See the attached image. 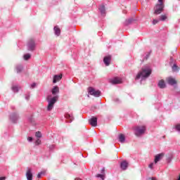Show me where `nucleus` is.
<instances>
[{
	"instance_id": "f3484780",
	"label": "nucleus",
	"mask_w": 180,
	"mask_h": 180,
	"mask_svg": "<svg viewBox=\"0 0 180 180\" xmlns=\"http://www.w3.org/2000/svg\"><path fill=\"white\" fill-rule=\"evenodd\" d=\"M99 11L101 15H105L106 13V8H105V5H101L99 8Z\"/></svg>"
},
{
	"instance_id": "f8f14e48",
	"label": "nucleus",
	"mask_w": 180,
	"mask_h": 180,
	"mask_svg": "<svg viewBox=\"0 0 180 180\" xmlns=\"http://www.w3.org/2000/svg\"><path fill=\"white\" fill-rule=\"evenodd\" d=\"M61 78H63V75H55L53 76V84H56V82H58V81H60Z\"/></svg>"
},
{
	"instance_id": "c85d7f7f",
	"label": "nucleus",
	"mask_w": 180,
	"mask_h": 180,
	"mask_svg": "<svg viewBox=\"0 0 180 180\" xmlns=\"http://www.w3.org/2000/svg\"><path fill=\"white\" fill-rule=\"evenodd\" d=\"M158 23V20H153V25H157Z\"/></svg>"
},
{
	"instance_id": "b1692460",
	"label": "nucleus",
	"mask_w": 180,
	"mask_h": 180,
	"mask_svg": "<svg viewBox=\"0 0 180 180\" xmlns=\"http://www.w3.org/2000/svg\"><path fill=\"white\" fill-rule=\"evenodd\" d=\"M12 89H13V92H18V91H19V88L17 86H13Z\"/></svg>"
},
{
	"instance_id": "7ed1b4c3",
	"label": "nucleus",
	"mask_w": 180,
	"mask_h": 180,
	"mask_svg": "<svg viewBox=\"0 0 180 180\" xmlns=\"http://www.w3.org/2000/svg\"><path fill=\"white\" fill-rule=\"evenodd\" d=\"M134 131L135 136L140 137V136L146 133V126H139L134 127Z\"/></svg>"
},
{
	"instance_id": "4be33fe9",
	"label": "nucleus",
	"mask_w": 180,
	"mask_h": 180,
	"mask_svg": "<svg viewBox=\"0 0 180 180\" xmlns=\"http://www.w3.org/2000/svg\"><path fill=\"white\" fill-rule=\"evenodd\" d=\"M16 70H17V72H21L22 70H23V68L22 66H17Z\"/></svg>"
},
{
	"instance_id": "bb28decb",
	"label": "nucleus",
	"mask_w": 180,
	"mask_h": 180,
	"mask_svg": "<svg viewBox=\"0 0 180 180\" xmlns=\"http://www.w3.org/2000/svg\"><path fill=\"white\" fill-rule=\"evenodd\" d=\"M36 146H40L41 144V141L40 139H37L35 142Z\"/></svg>"
},
{
	"instance_id": "e433bc0d",
	"label": "nucleus",
	"mask_w": 180,
	"mask_h": 180,
	"mask_svg": "<svg viewBox=\"0 0 180 180\" xmlns=\"http://www.w3.org/2000/svg\"><path fill=\"white\" fill-rule=\"evenodd\" d=\"M105 172V168L102 169V174H104Z\"/></svg>"
},
{
	"instance_id": "aec40b11",
	"label": "nucleus",
	"mask_w": 180,
	"mask_h": 180,
	"mask_svg": "<svg viewBox=\"0 0 180 180\" xmlns=\"http://www.w3.org/2000/svg\"><path fill=\"white\" fill-rule=\"evenodd\" d=\"M119 139H120V141L121 142V143H124V140H125V137H124V134H120V136H119Z\"/></svg>"
},
{
	"instance_id": "6e6552de",
	"label": "nucleus",
	"mask_w": 180,
	"mask_h": 180,
	"mask_svg": "<svg viewBox=\"0 0 180 180\" xmlns=\"http://www.w3.org/2000/svg\"><path fill=\"white\" fill-rule=\"evenodd\" d=\"M25 175L27 180H33V174L32 173V169H28L26 172Z\"/></svg>"
},
{
	"instance_id": "ddd939ff",
	"label": "nucleus",
	"mask_w": 180,
	"mask_h": 180,
	"mask_svg": "<svg viewBox=\"0 0 180 180\" xmlns=\"http://www.w3.org/2000/svg\"><path fill=\"white\" fill-rule=\"evenodd\" d=\"M158 86H159V88H160L161 89H164V88L167 87V85L165 84V82L164 81V79H161L158 82Z\"/></svg>"
},
{
	"instance_id": "4468645a",
	"label": "nucleus",
	"mask_w": 180,
	"mask_h": 180,
	"mask_svg": "<svg viewBox=\"0 0 180 180\" xmlns=\"http://www.w3.org/2000/svg\"><path fill=\"white\" fill-rule=\"evenodd\" d=\"M120 167L124 171L127 169V167H129V163L126 162V160H124L121 163Z\"/></svg>"
},
{
	"instance_id": "c756f323",
	"label": "nucleus",
	"mask_w": 180,
	"mask_h": 180,
	"mask_svg": "<svg viewBox=\"0 0 180 180\" xmlns=\"http://www.w3.org/2000/svg\"><path fill=\"white\" fill-rule=\"evenodd\" d=\"M148 167L149 168H150V169H153V167H154V163H150Z\"/></svg>"
},
{
	"instance_id": "39448f33",
	"label": "nucleus",
	"mask_w": 180,
	"mask_h": 180,
	"mask_svg": "<svg viewBox=\"0 0 180 180\" xmlns=\"http://www.w3.org/2000/svg\"><path fill=\"white\" fill-rule=\"evenodd\" d=\"M89 95H92L93 96H96V98H98V96H101V91L99 90H95V89L92 87H89L88 89Z\"/></svg>"
},
{
	"instance_id": "0eeeda50",
	"label": "nucleus",
	"mask_w": 180,
	"mask_h": 180,
	"mask_svg": "<svg viewBox=\"0 0 180 180\" xmlns=\"http://www.w3.org/2000/svg\"><path fill=\"white\" fill-rule=\"evenodd\" d=\"M111 60H112V56H105L103 58V63L108 67V66L110 65Z\"/></svg>"
},
{
	"instance_id": "473e14b6",
	"label": "nucleus",
	"mask_w": 180,
	"mask_h": 180,
	"mask_svg": "<svg viewBox=\"0 0 180 180\" xmlns=\"http://www.w3.org/2000/svg\"><path fill=\"white\" fill-rule=\"evenodd\" d=\"M34 86H36V83H33V84L31 85V88H34Z\"/></svg>"
},
{
	"instance_id": "cd10ccee",
	"label": "nucleus",
	"mask_w": 180,
	"mask_h": 180,
	"mask_svg": "<svg viewBox=\"0 0 180 180\" xmlns=\"http://www.w3.org/2000/svg\"><path fill=\"white\" fill-rule=\"evenodd\" d=\"M176 129L177 130V131H180V124L176 126Z\"/></svg>"
},
{
	"instance_id": "393cba45",
	"label": "nucleus",
	"mask_w": 180,
	"mask_h": 180,
	"mask_svg": "<svg viewBox=\"0 0 180 180\" xmlns=\"http://www.w3.org/2000/svg\"><path fill=\"white\" fill-rule=\"evenodd\" d=\"M179 68L176 66V65H174L172 67V71L175 72V71H178Z\"/></svg>"
},
{
	"instance_id": "a878e982",
	"label": "nucleus",
	"mask_w": 180,
	"mask_h": 180,
	"mask_svg": "<svg viewBox=\"0 0 180 180\" xmlns=\"http://www.w3.org/2000/svg\"><path fill=\"white\" fill-rule=\"evenodd\" d=\"M96 176H97V178H101L102 180H103L104 178H105V174H98L96 175Z\"/></svg>"
},
{
	"instance_id": "c9c22d12",
	"label": "nucleus",
	"mask_w": 180,
	"mask_h": 180,
	"mask_svg": "<svg viewBox=\"0 0 180 180\" xmlns=\"http://www.w3.org/2000/svg\"><path fill=\"white\" fill-rule=\"evenodd\" d=\"M151 180H157L155 177H152Z\"/></svg>"
},
{
	"instance_id": "412c9836",
	"label": "nucleus",
	"mask_w": 180,
	"mask_h": 180,
	"mask_svg": "<svg viewBox=\"0 0 180 180\" xmlns=\"http://www.w3.org/2000/svg\"><path fill=\"white\" fill-rule=\"evenodd\" d=\"M30 57H32V56L30 53H27L23 56V58L24 60H25V61H27V60H29Z\"/></svg>"
},
{
	"instance_id": "f257e3e1",
	"label": "nucleus",
	"mask_w": 180,
	"mask_h": 180,
	"mask_svg": "<svg viewBox=\"0 0 180 180\" xmlns=\"http://www.w3.org/2000/svg\"><path fill=\"white\" fill-rule=\"evenodd\" d=\"M151 75V70L150 69H142L140 72H139L135 78V79H140V77L148 78Z\"/></svg>"
},
{
	"instance_id": "9d476101",
	"label": "nucleus",
	"mask_w": 180,
	"mask_h": 180,
	"mask_svg": "<svg viewBox=\"0 0 180 180\" xmlns=\"http://www.w3.org/2000/svg\"><path fill=\"white\" fill-rule=\"evenodd\" d=\"M34 41H33V39L30 40L28 44V50L33 51V50H34Z\"/></svg>"
},
{
	"instance_id": "72a5a7b5",
	"label": "nucleus",
	"mask_w": 180,
	"mask_h": 180,
	"mask_svg": "<svg viewBox=\"0 0 180 180\" xmlns=\"http://www.w3.org/2000/svg\"><path fill=\"white\" fill-rule=\"evenodd\" d=\"M6 179V177H0V180H5Z\"/></svg>"
},
{
	"instance_id": "6ab92c4d",
	"label": "nucleus",
	"mask_w": 180,
	"mask_h": 180,
	"mask_svg": "<svg viewBox=\"0 0 180 180\" xmlns=\"http://www.w3.org/2000/svg\"><path fill=\"white\" fill-rule=\"evenodd\" d=\"M167 18L168 17L167 16V14L161 15L160 16V20H162V22H164V21L167 20Z\"/></svg>"
},
{
	"instance_id": "2eb2a0df",
	"label": "nucleus",
	"mask_w": 180,
	"mask_h": 180,
	"mask_svg": "<svg viewBox=\"0 0 180 180\" xmlns=\"http://www.w3.org/2000/svg\"><path fill=\"white\" fill-rule=\"evenodd\" d=\"M52 95H56V94H59L60 93V89L58 88V86H55L53 89H52Z\"/></svg>"
},
{
	"instance_id": "ea45409f",
	"label": "nucleus",
	"mask_w": 180,
	"mask_h": 180,
	"mask_svg": "<svg viewBox=\"0 0 180 180\" xmlns=\"http://www.w3.org/2000/svg\"><path fill=\"white\" fill-rule=\"evenodd\" d=\"M49 98H50V96H48V98H47V99H48V101H49Z\"/></svg>"
},
{
	"instance_id": "20e7f679",
	"label": "nucleus",
	"mask_w": 180,
	"mask_h": 180,
	"mask_svg": "<svg viewBox=\"0 0 180 180\" xmlns=\"http://www.w3.org/2000/svg\"><path fill=\"white\" fill-rule=\"evenodd\" d=\"M58 100V96L53 97L51 100H49V104L47 106V110H51L54 108V103Z\"/></svg>"
},
{
	"instance_id": "7c9ffc66",
	"label": "nucleus",
	"mask_w": 180,
	"mask_h": 180,
	"mask_svg": "<svg viewBox=\"0 0 180 180\" xmlns=\"http://www.w3.org/2000/svg\"><path fill=\"white\" fill-rule=\"evenodd\" d=\"M27 141H33V138L31 137V136H29V137L27 138Z\"/></svg>"
},
{
	"instance_id": "1a4fd4ad",
	"label": "nucleus",
	"mask_w": 180,
	"mask_h": 180,
	"mask_svg": "<svg viewBox=\"0 0 180 180\" xmlns=\"http://www.w3.org/2000/svg\"><path fill=\"white\" fill-rule=\"evenodd\" d=\"M110 83L112 84L113 85H116L117 84H122V79L119 77H115L110 80Z\"/></svg>"
},
{
	"instance_id": "a211bd4d",
	"label": "nucleus",
	"mask_w": 180,
	"mask_h": 180,
	"mask_svg": "<svg viewBox=\"0 0 180 180\" xmlns=\"http://www.w3.org/2000/svg\"><path fill=\"white\" fill-rule=\"evenodd\" d=\"M54 32H55V34H56V36H58L61 33V30L57 26H56L54 27Z\"/></svg>"
},
{
	"instance_id": "423d86ee",
	"label": "nucleus",
	"mask_w": 180,
	"mask_h": 180,
	"mask_svg": "<svg viewBox=\"0 0 180 180\" xmlns=\"http://www.w3.org/2000/svg\"><path fill=\"white\" fill-rule=\"evenodd\" d=\"M89 124L92 126L93 127H96L98 126V118L96 117H92L89 120Z\"/></svg>"
},
{
	"instance_id": "f704fd0d",
	"label": "nucleus",
	"mask_w": 180,
	"mask_h": 180,
	"mask_svg": "<svg viewBox=\"0 0 180 180\" xmlns=\"http://www.w3.org/2000/svg\"><path fill=\"white\" fill-rule=\"evenodd\" d=\"M66 117H67V119H69V117H70V115H68V114H67V115H66Z\"/></svg>"
},
{
	"instance_id": "2f4dec72",
	"label": "nucleus",
	"mask_w": 180,
	"mask_h": 180,
	"mask_svg": "<svg viewBox=\"0 0 180 180\" xmlns=\"http://www.w3.org/2000/svg\"><path fill=\"white\" fill-rule=\"evenodd\" d=\"M41 174H42V173H39V174H37V178H41Z\"/></svg>"
},
{
	"instance_id": "4c0bfd02",
	"label": "nucleus",
	"mask_w": 180,
	"mask_h": 180,
	"mask_svg": "<svg viewBox=\"0 0 180 180\" xmlns=\"http://www.w3.org/2000/svg\"><path fill=\"white\" fill-rule=\"evenodd\" d=\"M75 180H82V179L77 178V179H75Z\"/></svg>"
},
{
	"instance_id": "5701e85b",
	"label": "nucleus",
	"mask_w": 180,
	"mask_h": 180,
	"mask_svg": "<svg viewBox=\"0 0 180 180\" xmlns=\"http://www.w3.org/2000/svg\"><path fill=\"white\" fill-rule=\"evenodd\" d=\"M35 136H36V137H38V139H41V132H40V131H37V132L35 133Z\"/></svg>"
},
{
	"instance_id": "dca6fc26",
	"label": "nucleus",
	"mask_w": 180,
	"mask_h": 180,
	"mask_svg": "<svg viewBox=\"0 0 180 180\" xmlns=\"http://www.w3.org/2000/svg\"><path fill=\"white\" fill-rule=\"evenodd\" d=\"M162 157H164V153L157 155L155 158V163L157 164V162H158V161H160Z\"/></svg>"
},
{
	"instance_id": "58836bf2",
	"label": "nucleus",
	"mask_w": 180,
	"mask_h": 180,
	"mask_svg": "<svg viewBox=\"0 0 180 180\" xmlns=\"http://www.w3.org/2000/svg\"><path fill=\"white\" fill-rule=\"evenodd\" d=\"M49 98H50V96H48V98H47V99H48V101H49Z\"/></svg>"
},
{
	"instance_id": "9b49d317",
	"label": "nucleus",
	"mask_w": 180,
	"mask_h": 180,
	"mask_svg": "<svg viewBox=\"0 0 180 180\" xmlns=\"http://www.w3.org/2000/svg\"><path fill=\"white\" fill-rule=\"evenodd\" d=\"M166 81L169 85H175V84H176V80L172 77H167Z\"/></svg>"
},
{
	"instance_id": "f03ea898",
	"label": "nucleus",
	"mask_w": 180,
	"mask_h": 180,
	"mask_svg": "<svg viewBox=\"0 0 180 180\" xmlns=\"http://www.w3.org/2000/svg\"><path fill=\"white\" fill-rule=\"evenodd\" d=\"M158 2H160V4H156L155 7V15H160V13H162V12L164 11V8L165 6L164 5V0H158Z\"/></svg>"
}]
</instances>
